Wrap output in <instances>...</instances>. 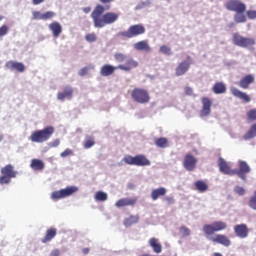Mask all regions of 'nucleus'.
<instances>
[{
  "mask_svg": "<svg viewBox=\"0 0 256 256\" xmlns=\"http://www.w3.org/2000/svg\"><path fill=\"white\" fill-rule=\"evenodd\" d=\"M228 225L224 221H214L211 224H206L202 227V231L204 237L214 244H221L224 247H229L231 245V241L225 234H220L223 230H226Z\"/></svg>",
  "mask_w": 256,
  "mask_h": 256,
  "instance_id": "1",
  "label": "nucleus"
},
{
  "mask_svg": "<svg viewBox=\"0 0 256 256\" xmlns=\"http://www.w3.org/2000/svg\"><path fill=\"white\" fill-rule=\"evenodd\" d=\"M105 6L98 4L91 13V19L94 23V27L97 29H103L106 25H113V23L119 20V13L106 12Z\"/></svg>",
  "mask_w": 256,
  "mask_h": 256,
  "instance_id": "2",
  "label": "nucleus"
},
{
  "mask_svg": "<svg viewBox=\"0 0 256 256\" xmlns=\"http://www.w3.org/2000/svg\"><path fill=\"white\" fill-rule=\"evenodd\" d=\"M225 7L228 11H234V21L235 23H246L247 16H245V11H247V5L241 0H228L225 3Z\"/></svg>",
  "mask_w": 256,
  "mask_h": 256,
  "instance_id": "3",
  "label": "nucleus"
},
{
  "mask_svg": "<svg viewBox=\"0 0 256 256\" xmlns=\"http://www.w3.org/2000/svg\"><path fill=\"white\" fill-rule=\"evenodd\" d=\"M123 162L132 165V166H137V167H145V166H150L151 161L146 158L145 155L139 154L136 156H131V155H126L123 158Z\"/></svg>",
  "mask_w": 256,
  "mask_h": 256,
  "instance_id": "4",
  "label": "nucleus"
},
{
  "mask_svg": "<svg viewBox=\"0 0 256 256\" xmlns=\"http://www.w3.org/2000/svg\"><path fill=\"white\" fill-rule=\"evenodd\" d=\"M131 98L135 103H139L140 105H145L151 101L149 91L143 88H134L131 92Z\"/></svg>",
  "mask_w": 256,
  "mask_h": 256,
  "instance_id": "5",
  "label": "nucleus"
},
{
  "mask_svg": "<svg viewBox=\"0 0 256 256\" xmlns=\"http://www.w3.org/2000/svg\"><path fill=\"white\" fill-rule=\"evenodd\" d=\"M146 29L142 24H135L128 28V30L120 33L121 37L125 39H133V37H139V35H144Z\"/></svg>",
  "mask_w": 256,
  "mask_h": 256,
  "instance_id": "6",
  "label": "nucleus"
},
{
  "mask_svg": "<svg viewBox=\"0 0 256 256\" xmlns=\"http://www.w3.org/2000/svg\"><path fill=\"white\" fill-rule=\"evenodd\" d=\"M53 134V130L45 129V130H38L32 133L30 139L33 143H44L50 139Z\"/></svg>",
  "mask_w": 256,
  "mask_h": 256,
  "instance_id": "7",
  "label": "nucleus"
},
{
  "mask_svg": "<svg viewBox=\"0 0 256 256\" xmlns=\"http://www.w3.org/2000/svg\"><path fill=\"white\" fill-rule=\"evenodd\" d=\"M77 191L78 188L76 186H69L65 189H61L60 191H54L50 198H52V200H61L63 198L73 196Z\"/></svg>",
  "mask_w": 256,
  "mask_h": 256,
  "instance_id": "8",
  "label": "nucleus"
},
{
  "mask_svg": "<svg viewBox=\"0 0 256 256\" xmlns=\"http://www.w3.org/2000/svg\"><path fill=\"white\" fill-rule=\"evenodd\" d=\"M233 43L237 47L247 48V47H252V45H255V40L253 38L243 37L239 33H234Z\"/></svg>",
  "mask_w": 256,
  "mask_h": 256,
  "instance_id": "9",
  "label": "nucleus"
},
{
  "mask_svg": "<svg viewBox=\"0 0 256 256\" xmlns=\"http://www.w3.org/2000/svg\"><path fill=\"white\" fill-rule=\"evenodd\" d=\"M192 64H193V58H191L190 56H188L186 60L180 62L175 69L176 77H181L185 75L187 71L191 69Z\"/></svg>",
  "mask_w": 256,
  "mask_h": 256,
  "instance_id": "10",
  "label": "nucleus"
},
{
  "mask_svg": "<svg viewBox=\"0 0 256 256\" xmlns=\"http://www.w3.org/2000/svg\"><path fill=\"white\" fill-rule=\"evenodd\" d=\"M202 109L200 110V117H209L211 115V107L213 105V101L209 97H202L201 98Z\"/></svg>",
  "mask_w": 256,
  "mask_h": 256,
  "instance_id": "11",
  "label": "nucleus"
},
{
  "mask_svg": "<svg viewBox=\"0 0 256 256\" xmlns=\"http://www.w3.org/2000/svg\"><path fill=\"white\" fill-rule=\"evenodd\" d=\"M250 171V166L245 161H240L239 169H234V175H237L243 181H246V174H249Z\"/></svg>",
  "mask_w": 256,
  "mask_h": 256,
  "instance_id": "12",
  "label": "nucleus"
},
{
  "mask_svg": "<svg viewBox=\"0 0 256 256\" xmlns=\"http://www.w3.org/2000/svg\"><path fill=\"white\" fill-rule=\"evenodd\" d=\"M197 159L190 153H187L184 157L183 166L185 170L191 172L196 169Z\"/></svg>",
  "mask_w": 256,
  "mask_h": 256,
  "instance_id": "13",
  "label": "nucleus"
},
{
  "mask_svg": "<svg viewBox=\"0 0 256 256\" xmlns=\"http://www.w3.org/2000/svg\"><path fill=\"white\" fill-rule=\"evenodd\" d=\"M218 168L220 169V172L224 175L228 176H235L234 169L232 170L229 166L228 162L223 159L222 157L218 158Z\"/></svg>",
  "mask_w": 256,
  "mask_h": 256,
  "instance_id": "14",
  "label": "nucleus"
},
{
  "mask_svg": "<svg viewBox=\"0 0 256 256\" xmlns=\"http://www.w3.org/2000/svg\"><path fill=\"white\" fill-rule=\"evenodd\" d=\"M234 234L240 239L249 237V227L246 224H239L233 227Z\"/></svg>",
  "mask_w": 256,
  "mask_h": 256,
  "instance_id": "15",
  "label": "nucleus"
},
{
  "mask_svg": "<svg viewBox=\"0 0 256 256\" xmlns=\"http://www.w3.org/2000/svg\"><path fill=\"white\" fill-rule=\"evenodd\" d=\"M138 202L137 197L133 198H120L119 200L116 201L115 206L117 208H123V207H128V206H135L136 203Z\"/></svg>",
  "mask_w": 256,
  "mask_h": 256,
  "instance_id": "16",
  "label": "nucleus"
},
{
  "mask_svg": "<svg viewBox=\"0 0 256 256\" xmlns=\"http://www.w3.org/2000/svg\"><path fill=\"white\" fill-rule=\"evenodd\" d=\"M137 67H139V62H137L133 58H129L126 60L125 64L118 65L117 69H120L121 71H131L132 69H135Z\"/></svg>",
  "mask_w": 256,
  "mask_h": 256,
  "instance_id": "17",
  "label": "nucleus"
},
{
  "mask_svg": "<svg viewBox=\"0 0 256 256\" xmlns=\"http://www.w3.org/2000/svg\"><path fill=\"white\" fill-rule=\"evenodd\" d=\"M230 91L234 97H237V99H240L244 103H251V96H249L247 93H245L237 88H231Z\"/></svg>",
  "mask_w": 256,
  "mask_h": 256,
  "instance_id": "18",
  "label": "nucleus"
},
{
  "mask_svg": "<svg viewBox=\"0 0 256 256\" xmlns=\"http://www.w3.org/2000/svg\"><path fill=\"white\" fill-rule=\"evenodd\" d=\"M252 83H255V76H253V74H248L238 82V85L241 89H249V85Z\"/></svg>",
  "mask_w": 256,
  "mask_h": 256,
  "instance_id": "19",
  "label": "nucleus"
},
{
  "mask_svg": "<svg viewBox=\"0 0 256 256\" xmlns=\"http://www.w3.org/2000/svg\"><path fill=\"white\" fill-rule=\"evenodd\" d=\"M6 67L7 69H10V71H18V73H23V71H25V64L21 62L8 61Z\"/></svg>",
  "mask_w": 256,
  "mask_h": 256,
  "instance_id": "20",
  "label": "nucleus"
},
{
  "mask_svg": "<svg viewBox=\"0 0 256 256\" xmlns=\"http://www.w3.org/2000/svg\"><path fill=\"white\" fill-rule=\"evenodd\" d=\"M117 66H113L111 64H106V65H103L100 69V75L102 77H109L111 75H113V73H115V71H117Z\"/></svg>",
  "mask_w": 256,
  "mask_h": 256,
  "instance_id": "21",
  "label": "nucleus"
},
{
  "mask_svg": "<svg viewBox=\"0 0 256 256\" xmlns=\"http://www.w3.org/2000/svg\"><path fill=\"white\" fill-rule=\"evenodd\" d=\"M73 97V88L66 86L63 92H59L57 98L59 101H65V99H71Z\"/></svg>",
  "mask_w": 256,
  "mask_h": 256,
  "instance_id": "22",
  "label": "nucleus"
},
{
  "mask_svg": "<svg viewBox=\"0 0 256 256\" xmlns=\"http://www.w3.org/2000/svg\"><path fill=\"white\" fill-rule=\"evenodd\" d=\"M148 244L149 247L153 249L154 253L160 254L162 252V245L158 238H149Z\"/></svg>",
  "mask_w": 256,
  "mask_h": 256,
  "instance_id": "23",
  "label": "nucleus"
},
{
  "mask_svg": "<svg viewBox=\"0 0 256 256\" xmlns=\"http://www.w3.org/2000/svg\"><path fill=\"white\" fill-rule=\"evenodd\" d=\"M49 29L52 31L53 37H59L63 33V27L59 22H52L49 24Z\"/></svg>",
  "mask_w": 256,
  "mask_h": 256,
  "instance_id": "24",
  "label": "nucleus"
},
{
  "mask_svg": "<svg viewBox=\"0 0 256 256\" xmlns=\"http://www.w3.org/2000/svg\"><path fill=\"white\" fill-rule=\"evenodd\" d=\"M54 237H57V229L49 228L46 231L45 237L41 239V243H50L54 239Z\"/></svg>",
  "mask_w": 256,
  "mask_h": 256,
  "instance_id": "25",
  "label": "nucleus"
},
{
  "mask_svg": "<svg viewBox=\"0 0 256 256\" xmlns=\"http://www.w3.org/2000/svg\"><path fill=\"white\" fill-rule=\"evenodd\" d=\"M212 91L215 95H223V93H227V86L223 82H216L212 87Z\"/></svg>",
  "mask_w": 256,
  "mask_h": 256,
  "instance_id": "26",
  "label": "nucleus"
},
{
  "mask_svg": "<svg viewBox=\"0 0 256 256\" xmlns=\"http://www.w3.org/2000/svg\"><path fill=\"white\" fill-rule=\"evenodd\" d=\"M166 193H167V189L165 187H160V188L154 189L150 194V197H152L153 201H157L160 197H165Z\"/></svg>",
  "mask_w": 256,
  "mask_h": 256,
  "instance_id": "27",
  "label": "nucleus"
},
{
  "mask_svg": "<svg viewBox=\"0 0 256 256\" xmlns=\"http://www.w3.org/2000/svg\"><path fill=\"white\" fill-rule=\"evenodd\" d=\"M134 49L136 51H146L147 53L151 52V46L147 40H142L134 44Z\"/></svg>",
  "mask_w": 256,
  "mask_h": 256,
  "instance_id": "28",
  "label": "nucleus"
},
{
  "mask_svg": "<svg viewBox=\"0 0 256 256\" xmlns=\"http://www.w3.org/2000/svg\"><path fill=\"white\" fill-rule=\"evenodd\" d=\"M1 174L3 176H8V177H12V178H15L16 175H17V172L14 171V167L9 164L7 166H4L2 169H1Z\"/></svg>",
  "mask_w": 256,
  "mask_h": 256,
  "instance_id": "29",
  "label": "nucleus"
},
{
  "mask_svg": "<svg viewBox=\"0 0 256 256\" xmlns=\"http://www.w3.org/2000/svg\"><path fill=\"white\" fill-rule=\"evenodd\" d=\"M30 167L35 171L44 170L45 163L40 159H32Z\"/></svg>",
  "mask_w": 256,
  "mask_h": 256,
  "instance_id": "30",
  "label": "nucleus"
},
{
  "mask_svg": "<svg viewBox=\"0 0 256 256\" xmlns=\"http://www.w3.org/2000/svg\"><path fill=\"white\" fill-rule=\"evenodd\" d=\"M194 187L200 193H205L208 190V185L203 180H198L194 183Z\"/></svg>",
  "mask_w": 256,
  "mask_h": 256,
  "instance_id": "31",
  "label": "nucleus"
},
{
  "mask_svg": "<svg viewBox=\"0 0 256 256\" xmlns=\"http://www.w3.org/2000/svg\"><path fill=\"white\" fill-rule=\"evenodd\" d=\"M138 221H139V216L138 215H136V216L131 215L129 218L124 219V226L125 227H130L133 224L138 223Z\"/></svg>",
  "mask_w": 256,
  "mask_h": 256,
  "instance_id": "32",
  "label": "nucleus"
},
{
  "mask_svg": "<svg viewBox=\"0 0 256 256\" xmlns=\"http://www.w3.org/2000/svg\"><path fill=\"white\" fill-rule=\"evenodd\" d=\"M246 121L247 123H254V121H256V108L247 111Z\"/></svg>",
  "mask_w": 256,
  "mask_h": 256,
  "instance_id": "33",
  "label": "nucleus"
},
{
  "mask_svg": "<svg viewBox=\"0 0 256 256\" xmlns=\"http://www.w3.org/2000/svg\"><path fill=\"white\" fill-rule=\"evenodd\" d=\"M155 145L158 148L165 149V148H167L169 146L168 139H166V138L155 139Z\"/></svg>",
  "mask_w": 256,
  "mask_h": 256,
  "instance_id": "34",
  "label": "nucleus"
},
{
  "mask_svg": "<svg viewBox=\"0 0 256 256\" xmlns=\"http://www.w3.org/2000/svg\"><path fill=\"white\" fill-rule=\"evenodd\" d=\"M95 201H98V202H106L107 199H108V195L106 192H103V191H99V192H96L95 193Z\"/></svg>",
  "mask_w": 256,
  "mask_h": 256,
  "instance_id": "35",
  "label": "nucleus"
},
{
  "mask_svg": "<svg viewBox=\"0 0 256 256\" xmlns=\"http://www.w3.org/2000/svg\"><path fill=\"white\" fill-rule=\"evenodd\" d=\"M95 144V138H93L92 136H87L84 142V148L87 150L91 149L93 146H95Z\"/></svg>",
  "mask_w": 256,
  "mask_h": 256,
  "instance_id": "36",
  "label": "nucleus"
},
{
  "mask_svg": "<svg viewBox=\"0 0 256 256\" xmlns=\"http://www.w3.org/2000/svg\"><path fill=\"white\" fill-rule=\"evenodd\" d=\"M57 14L53 11H47L42 14V21H49L53 19Z\"/></svg>",
  "mask_w": 256,
  "mask_h": 256,
  "instance_id": "37",
  "label": "nucleus"
},
{
  "mask_svg": "<svg viewBox=\"0 0 256 256\" xmlns=\"http://www.w3.org/2000/svg\"><path fill=\"white\" fill-rule=\"evenodd\" d=\"M248 206L250 209L256 210V191L254 192L253 196H250Z\"/></svg>",
  "mask_w": 256,
  "mask_h": 256,
  "instance_id": "38",
  "label": "nucleus"
},
{
  "mask_svg": "<svg viewBox=\"0 0 256 256\" xmlns=\"http://www.w3.org/2000/svg\"><path fill=\"white\" fill-rule=\"evenodd\" d=\"M114 59L118 63H123V61H127V55H125L123 53H116V54H114Z\"/></svg>",
  "mask_w": 256,
  "mask_h": 256,
  "instance_id": "39",
  "label": "nucleus"
},
{
  "mask_svg": "<svg viewBox=\"0 0 256 256\" xmlns=\"http://www.w3.org/2000/svg\"><path fill=\"white\" fill-rule=\"evenodd\" d=\"M85 39L88 43H95L97 41V35L95 33H89L85 35Z\"/></svg>",
  "mask_w": 256,
  "mask_h": 256,
  "instance_id": "40",
  "label": "nucleus"
},
{
  "mask_svg": "<svg viewBox=\"0 0 256 256\" xmlns=\"http://www.w3.org/2000/svg\"><path fill=\"white\" fill-rule=\"evenodd\" d=\"M253 137H256V129H251L249 130L245 135H244V140H250Z\"/></svg>",
  "mask_w": 256,
  "mask_h": 256,
  "instance_id": "41",
  "label": "nucleus"
},
{
  "mask_svg": "<svg viewBox=\"0 0 256 256\" xmlns=\"http://www.w3.org/2000/svg\"><path fill=\"white\" fill-rule=\"evenodd\" d=\"M160 53H163V55H171V47L167 46V45H162L160 47Z\"/></svg>",
  "mask_w": 256,
  "mask_h": 256,
  "instance_id": "42",
  "label": "nucleus"
},
{
  "mask_svg": "<svg viewBox=\"0 0 256 256\" xmlns=\"http://www.w3.org/2000/svg\"><path fill=\"white\" fill-rule=\"evenodd\" d=\"M180 234L183 235V237H189L191 235V231L189 228L182 226L179 228Z\"/></svg>",
  "mask_w": 256,
  "mask_h": 256,
  "instance_id": "43",
  "label": "nucleus"
},
{
  "mask_svg": "<svg viewBox=\"0 0 256 256\" xmlns=\"http://www.w3.org/2000/svg\"><path fill=\"white\" fill-rule=\"evenodd\" d=\"M32 15V19H34L35 21H43V13H41L40 11H34Z\"/></svg>",
  "mask_w": 256,
  "mask_h": 256,
  "instance_id": "44",
  "label": "nucleus"
},
{
  "mask_svg": "<svg viewBox=\"0 0 256 256\" xmlns=\"http://www.w3.org/2000/svg\"><path fill=\"white\" fill-rule=\"evenodd\" d=\"M12 178H13L12 176H5V175H3V176L0 177V184L1 185L9 184V183H11V179Z\"/></svg>",
  "mask_w": 256,
  "mask_h": 256,
  "instance_id": "45",
  "label": "nucleus"
},
{
  "mask_svg": "<svg viewBox=\"0 0 256 256\" xmlns=\"http://www.w3.org/2000/svg\"><path fill=\"white\" fill-rule=\"evenodd\" d=\"M245 192V189L241 186L234 187V193H236L238 196H244Z\"/></svg>",
  "mask_w": 256,
  "mask_h": 256,
  "instance_id": "46",
  "label": "nucleus"
},
{
  "mask_svg": "<svg viewBox=\"0 0 256 256\" xmlns=\"http://www.w3.org/2000/svg\"><path fill=\"white\" fill-rule=\"evenodd\" d=\"M7 33H9V27L7 25H3L0 27V37H4V35H6Z\"/></svg>",
  "mask_w": 256,
  "mask_h": 256,
  "instance_id": "47",
  "label": "nucleus"
},
{
  "mask_svg": "<svg viewBox=\"0 0 256 256\" xmlns=\"http://www.w3.org/2000/svg\"><path fill=\"white\" fill-rule=\"evenodd\" d=\"M246 15L248 19H256V10H248Z\"/></svg>",
  "mask_w": 256,
  "mask_h": 256,
  "instance_id": "48",
  "label": "nucleus"
},
{
  "mask_svg": "<svg viewBox=\"0 0 256 256\" xmlns=\"http://www.w3.org/2000/svg\"><path fill=\"white\" fill-rule=\"evenodd\" d=\"M72 155H73V151H71L70 149H65L64 152H61L62 158L69 157Z\"/></svg>",
  "mask_w": 256,
  "mask_h": 256,
  "instance_id": "49",
  "label": "nucleus"
},
{
  "mask_svg": "<svg viewBox=\"0 0 256 256\" xmlns=\"http://www.w3.org/2000/svg\"><path fill=\"white\" fill-rule=\"evenodd\" d=\"M87 73H89V67H84V68L80 69L78 75H80V77H85V75H87Z\"/></svg>",
  "mask_w": 256,
  "mask_h": 256,
  "instance_id": "50",
  "label": "nucleus"
},
{
  "mask_svg": "<svg viewBox=\"0 0 256 256\" xmlns=\"http://www.w3.org/2000/svg\"><path fill=\"white\" fill-rule=\"evenodd\" d=\"M164 202L169 205H173L175 203V199L172 196H168L164 198Z\"/></svg>",
  "mask_w": 256,
  "mask_h": 256,
  "instance_id": "51",
  "label": "nucleus"
},
{
  "mask_svg": "<svg viewBox=\"0 0 256 256\" xmlns=\"http://www.w3.org/2000/svg\"><path fill=\"white\" fill-rule=\"evenodd\" d=\"M184 91L186 95H189V96L193 95V88L189 86L185 87Z\"/></svg>",
  "mask_w": 256,
  "mask_h": 256,
  "instance_id": "52",
  "label": "nucleus"
},
{
  "mask_svg": "<svg viewBox=\"0 0 256 256\" xmlns=\"http://www.w3.org/2000/svg\"><path fill=\"white\" fill-rule=\"evenodd\" d=\"M49 256H60V250L59 249H55L52 252H50Z\"/></svg>",
  "mask_w": 256,
  "mask_h": 256,
  "instance_id": "53",
  "label": "nucleus"
},
{
  "mask_svg": "<svg viewBox=\"0 0 256 256\" xmlns=\"http://www.w3.org/2000/svg\"><path fill=\"white\" fill-rule=\"evenodd\" d=\"M33 5H41V3H45V0H32Z\"/></svg>",
  "mask_w": 256,
  "mask_h": 256,
  "instance_id": "54",
  "label": "nucleus"
},
{
  "mask_svg": "<svg viewBox=\"0 0 256 256\" xmlns=\"http://www.w3.org/2000/svg\"><path fill=\"white\" fill-rule=\"evenodd\" d=\"M100 3H102L103 5H107V3H113V1L115 0H99Z\"/></svg>",
  "mask_w": 256,
  "mask_h": 256,
  "instance_id": "55",
  "label": "nucleus"
},
{
  "mask_svg": "<svg viewBox=\"0 0 256 256\" xmlns=\"http://www.w3.org/2000/svg\"><path fill=\"white\" fill-rule=\"evenodd\" d=\"M83 11H84V13H86V14H87V13H91V7H89V6H88V7H84V8H83Z\"/></svg>",
  "mask_w": 256,
  "mask_h": 256,
  "instance_id": "56",
  "label": "nucleus"
},
{
  "mask_svg": "<svg viewBox=\"0 0 256 256\" xmlns=\"http://www.w3.org/2000/svg\"><path fill=\"white\" fill-rule=\"evenodd\" d=\"M60 144V140L59 139H56L53 141V147H58Z\"/></svg>",
  "mask_w": 256,
  "mask_h": 256,
  "instance_id": "57",
  "label": "nucleus"
},
{
  "mask_svg": "<svg viewBox=\"0 0 256 256\" xmlns=\"http://www.w3.org/2000/svg\"><path fill=\"white\" fill-rule=\"evenodd\" d=\"M89 252H90V249H89V248H84V249H83L84 255L89 254Z\"/></svg>",
  "mask_w": 256,
  "mask_h": 256,
  "instance_id": "58",
  "label": "nucleus"
},
{
  "mask_svg": "<svg viewBox=\"0 0 256 256\" xmlns=\"http://www.w3.org/2000/svg\"><path fill=\"white\" fill-rule=\"evenodd\" d=\"M213 256H223V255H222V253H220V252H214V253H213Z\"/></svg>",
  "mask_w": 256,
  "mask_h": 256,
  "instance_id": "59",
  "label": "nucleus"
},
{
  "mask_svg": "<svg viewBox=\"0 0 256 256\" xmlns=\"http://www.w3.org/2000/svg\"><path fill=\"white\" fill-rule=\"evenodd\" d=\"M234 26H235V23H233V22L228 25V27H230V28L234 27Z\"/></svg>",
  "mask_w": 256,
  "mask_h": 256,
  "instance_id": "60",
  "label": "nucleus"
},
{
  "mask_svg": "<svg viewBox=\"0 0 256 256\" xmlns=\"http://www.w3.org/2000/svg\"><path fill=\"white\" fill-rule=\"evenodd\" d=\"M251 129H256V124H253V125L251 126Z\"/></svg>",
  "mask_w": 256,
  "mask_h": 256,
  "instance_id": "61",
  "label": "nucleus"
},
{
  "mask_svg": "<svg viewBox=\"0 0 256 256\" xmlns=\"http://www.w3.org/2000/svg\"><path fill=\"white\" fill-rule=\"evenodd\" d=\"M141 256H151L150 254H143V255H141Z\"/></svg>",
  "mask_w": 256,
  "mask_h": 256,
  "instance_id": "62",
  "label": "nucleus"
},
{
  "mask_svg": "<svg viewBox=\"0 0 256 256\" xmlns=\"http://www.w3.org/2000/svg\"><path fill=\"white\" fill-rule=\"evenodd\" d=\"M0 21H3V16H0Z\"/></svg>",
  "mask_w": 256,
  "mask_h": 256,
  "instance_id": "63",
  "label": "nucleus"
},
{
  "mask_svg": "<svg viewBox=\"0 0 256 256\" xmlns=\"http://www.w3.org/2000/svg\"><path fill=\"white\" fill-rule=\"evenodd\" d=\"M45 129H51V127H46Z\"/></svg>",
  "mask_w": 256,
  "mask_h": 256,
  "instance_id": "64",
  "label": "nucleus"
}]
</instances>
